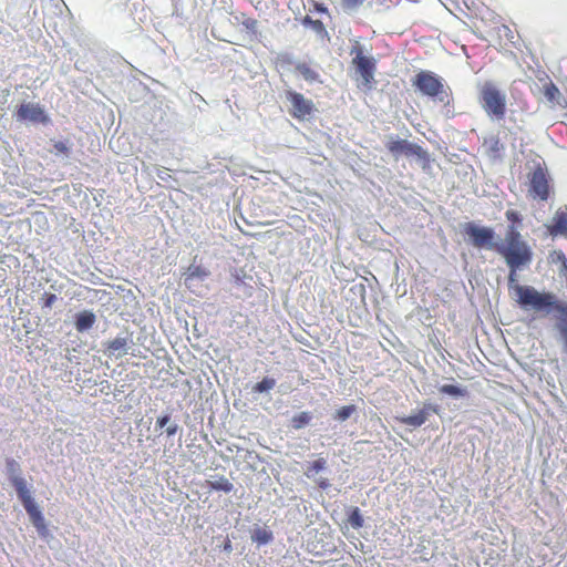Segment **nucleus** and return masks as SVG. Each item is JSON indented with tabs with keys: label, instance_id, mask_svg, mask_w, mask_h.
<instances>
[{
	"label": "nucleus",
	"instance_id": "10",
	"mask_svg": "<svg viewBox=\"0 0 567 567\" xmlns=\"http://www.w3.org/2000/svg\"><path fill=\"white\" fill-rule=\"evenodd\" d=\"M550 236L567 237V208H558L551 219V224L547 226Z\"/></svg>",
	"mask_w": 567,
	"mask_h": 567
},
{
	"label": "nucleus",
	"instance_id": "18",
	"mask_svg": "<svg viewBox=\"0 0 567 567\" xmlns=\"http://www.w3.org/2000/svg\"><path fill=\"white\" fill-rule=\"evenodd\" d=\"M209 276V271L200 265H190L187 269L186 280L204 279Z\"/></svg>",
	"mask_w": 567,
	"mask_h": 567
},
{
	"label": "nucleus",
	"instance_id": "15",
	"mask_svg": "<svg viewBox=\"0 0 567 567\" xmlns=\"http://www.w3.org/2000/svg\"><path fill=\"white\" fill-rule=\"evenodd\" d=\"M274 535L270 530L267 528L258 527L254 529L251 534L252 542L257 543L258 545H265L272 540Z\"/></svg>",
	"mask_w": 567,
	"mask_h": 567
},
{
	"label": "nucleus",
	"instance_id": "6",
	"mask_svg": "<svg viewBox=\"0 0 567 567\" xmlns=\"http://www.w3.org/2000/svg\"><path fill=\"white\" fill-rule=\"evenodd\" d=\"M285 97L290 104L288 107V113L295 120H309L317 112V107L313 101L307 99L302 93L289 89L285 91Z\"/></svg>",
	"mask_w": 567,
	"mask_h": 567
},
{
	"label": "nucleus",
	"instance_id": "22",
	"mask_svg": "<svg viewBox=\"0 0 567 567\" xmlns=\"http://www.w3.org/2000/svg\"><path fill=\"white\" fill-rule=\"evenodd\" d=\"M275 384H276L275 379L264 378L260 382L256 383V385L254 386V390H255V392L262 393V392L271 390L275 386Z\"/></svg>",
	"mask_w": 567,
	"mask_h": 567
},
{
	"label": "nucleus",
	"instance_id": "13",
	"mask_svg": "<svg viewBox=\"0 0 567 567\" xmlns=\"http://www.w3.org/2000/svg\"><path fill=\"white\" fill-rule=\"evenodd\" d=\"M95 315L91 311H82L76 316L75 328L79 332H83L93 327Z\"/></svg>",
	"mask_w": 567,
	"mask_h": 567
},
{
	"label": "nucleus",
	"instance_id": "9",
	"mask_svg": "<svg viewBox=\"0 0 567 567\" xmlns=\"http://www.w3.org/2000/svg\"><path fill=\"white\" fill-rule=\"evenodd\" d=\"M431 413H437V406L432 404H424V406L416 413L406 416H399L396 417V421L404 425L420 427L427 421V417Z\"/></svg>",
	"mask_w": 567,
	"mask_h": 567
},
{
	"label": "nucleus",
	"instance_id": "12",
	"mask_svg": "<svg viewBox=\"0 0 567 567\" xmlns=\"http://www.w3.org/2000/svg\"><path fill=\"white\" fill-rule=\"evenodd\" d=\"M296 71L309 83L320 82V74L306 62L296 64Z\"/></svg>",
	"mask_w": 567,
	"mask_h": 567
},
{
	"label": "nucleus",
	"instance_id": "31",
	"mask_svg": "<svg viewBox=\"0 0 567 567\" xmlns=\"http://www.w3.org/2000/svg\"><path fill=\"white\" fill-rule=\"evenodd\" d=\"M177 432V425L176 424H172L169 425L167 429H166V433L168 436H173L175 435Z\"/></svg>",
	"mask_w": 567,
	"mask_h": 567
},
{
	"label": "nucleus",
	"instance_id": "26",
	"mask_svg": "<svg viewBox=\"0 0 567 567\" xmlns=\"http://www.w3.org/2000/svg\"><path fill=\"white\" fill-rule=\"evenodd\" d=\"M56 296L54 293H44L42 298V307L51 308L53 303L56 301Z\"/></svg>",
	"mask_w": 567,
	"mask_h": 567
},
{
	"label": "nucleus",
	"instance_id": "14",
	"mask_svg": "<svg viewBox=\"0 0 567 567\" xmlns=\"http://www.w3.org/2000/svg\"><path fill=\"white\" fill-rule=\"evenodd\" d=\"M544 95L546 100L553 104H558L563 106L564 104L560 102L561 93L555 83L549 82L544 85Z\"/></svg>",
	"mask_w": 567,
	"mask_h": 567
},
{
	"label": "nucleus",
	"instance_id": "19",
	"mask_svg": "<svg viewBox=\"0 0 567 567\" xmlns=\"http://www.w3.org/2000/svg\"><path fill=\"white\" fill-rule=\"evenodd\" d=\"M311 419H312V416L309 412H300L291 419V426L295 430H300V429L305 427L306 425H308L310 423Z\"/></svg>",
	"mask_w": 567,
	"mask_h": 567
},
{
	"label": "nucleus",
	"instance_id": "7",
	"mask_svg": "<svg viewBox=\"0 0 567 567\" xmlns=\"http://www.w3.org/2000/svg\"><path fill=\"white\" fill-rule=\"evenodd\" d=\"M386 150L394 156H416L422 159L427 158V152L420 145L403 138H391L386 143Z\"/></svg>",
	"mask_w": 567,
	"mask_h": 567
},
{
	"label": "nucleus",
	"instance_id": "21",
	"mask_svg": "<svg viewBox=\"0 0 567 567\" xmlns=\"http://www.w3.org/2000/svg\"><path fill=\"white\" fill-rule=\"evenodd\" d=\"M439 391L442 394H447V395H452V396H466L467 395L466 389L461 388L458 385H454V384H444L439 389Z\"/></svg>",
	"mask_w": 567,
	"mask_h": 567
},
{
	"label": "nucleus",
	"instance_id": "27",
	"mask_svg": "<svg viewBox=\"0 0 567 567\" xmlns=\"http://www.w3.org/2000/svg\"><path fill=\"white\" fill-rule=\"evenodd\" d=\"M6 464H7L8 471L12 474L10 476V478L13 477V476H17L16 473L19 471L18 462L16 460H13V458H8L6 461Z\"/></svg>",
	"mask_w": 567,
	"mask_h": 567
},
{
	"label": "nucleus",
	"instance_id": "8",
	"mask_svg": "<svg viewBox=\"0 0 567 567\" xmlns=\"http://www.w3.org/2000/svg\"><path fill=\"white\" fill-rule=\"evenodd\" d=\"M18 121H30L32 123H49V116L38 103H22L16 112Z\"/></svg>",
	"mask_w": 567,
	"mask_h": 567
},
{
	"label": "nucleus",
	"instance_id": "30",
	"mask_svg": "<svg viewBox=\"0 0 567 567\" xmlns=\"http://www.w3.org/2000/svg\"><path fill=\"white\" fill-rule=\"evenodd\" d=\"M168 422H169L168 415H164V416L157 419V425L159 427H164Z\"/></svg>",
	"mask_w": 567,
	"mask_h": 567
},
{
	"label": "nucleus",
	"instance_id": "5",
	"mask_svg": "<svg viewBox=\"0 0 567 567\" xmlns=\"http://www.w3.org/2000/svg\"><path fill=\"white\" fill-rule=\"evenodd\" d=\"M551 192V178L547 167L537 164L528 174V195L536 200H548Z\"/></svg>",
	"mask_w": 567,
	"mask_h": 567
},
{
	"label": "nucleus",
	"instance_id": "28",
	"mask_svg": "<svg viewBox=\"0 0 567 567\" xmlns=\"http://www.w3.org/2000/svg\"><path fill=\"white\" fill-rule=\"evenodd\" d=\"M54 148H55L56 152L62 153V154H68L69 153L68 145L64 142H61V141L56 142L54 144Z\"/></svg>",
	"mask_w": 567,
	"mask_h": 567
},
{
	"label": "nucleus",
	"instance_id": "23",
	"mask_svg": "<svg viewBox=\"0 0 567 567\" xmlns=\"http://www.w3.org/2000/svg\"><path fill=\"white\" fill-rule=\"evenodd\" d=\"M355 411V406L354 405H344L342 408H340L337 413H336V419H338L339 421H346L347 419H349L351 416V414Z\"/></svg>",
	"mask_w": 567,
	"mask_h": 567
},
{
	"label": "nucleus",
	"instance_id": "2",
	"mask_svg": "<svg viewBox=\"0 0 567 567\" xmlns=\"http://www.w3.org/2000/svg\"><path fill=\"white\" fill-rule=\"evenodd\" d=\"M478 101L484 112L494 120L501 121L506 115V94L492 82H484L478 90Z\"/></svg>",
	"mask_w": 567,
	"mask_h": 567
},
{
	"label": "nucleus",
	"instance_id": "4",
	"mask_svg": "<svg viewBox=\"0 0 567 567\" xmlns=\"http://www.w3.org/2000/svg\"><path fill=\"white\" fill-rule=\"evenodd\" d=\"M412 85L423 95L444 102L449 100L451 90L443 79L431 71L422 70L412 79Z\"/></svg>",
	"mask_w": 567,
	"mask_h": 567
},
{
	"label": "nucleus",
	"instance_id": "32",
	"mask_svg": "<svg viewBox=\"0 0 567 567\" xmlns=\"http://www.w3.org/2000/svg\"><path fill=\"white\" fill-rule=\"evenodd\" d=\"M318 486L321 489H327L330 486V483L327 478H321L320 481H318Z\"/></svg>",
	"mask_w": 567,
	"mask_h": 567
},
{
	"label": "nucleus",
	"instance_id": "20",
	"mask_svg": "<svg viewBox=\"0 0 567 567\" xmlns=\"http://www.w3.org/2000/svg\"><path fill=\"white\" fill-rule=\"evenodd\" d=\"M348 523L353 527L354 529H359L363 526V517L361 515V512L358 507H352L348 514Z\"/></svg>",
	"mask_w": 567,
	"mask_h": 567
},
{
	"label": "nucleus",
	"instance_id": "3",
	"mask_svg": "<svg viewBox=\"0 0 567 567\" xmlns=\"http://www.w3.org/2000/svg\"><path fill=\"white\" fill-rule=\"evenodd\" d=\"M11 484L13 485L20 502L28 513L31 523L41 536H45L48 534V528L44 517L31 495L27 481L21 476H13L11 477Z\"/></svg>",
	"mask_w": 567,
	"mask_h": 567
},
{
	"label": "nucleus",
	"instance_id": "24",
	"mask_svg": "<svg viewBox=\"0 0 567 567\" xmlns=\"http://www.w3.org/2000/svg\"><path fill=\"white\" fill-rule=\"evenodd\" d=\"M505 216L506 219L511 223V225H514L517 228L523 220L520 213L514 209L506 210Z\"/></svg>",
	"mask_w": 567,
	"mask_h": 567
},
{
	"label": "nucleus",
	"instance_id": "25",
	"mask_svg": "<svg viewBox=\"0 0 567 567\" xmlns=\"http://www.w3.org/2000/svg\"><path fill=\"white\" fill-rule=\"evenodd\" d=\"M551 257L553 261L560 264L563 270L567 269V258L563 251H554Z\"/></svg>",
	"mask_w": 567,
	"mask_h": 567
},
{
	"label": "nucleus",
	"instance_id": "29",
	"mask_svg": "<svg viewBox=\"0 0 567 567\" xmlns=\"http://www.w3.org/2000/svg\"><path fill=\"white\" fill-rule=\"evenodd\" d=\"M363 0H342V3L348 8H355L362 3Z\"/></svg>",
	"mask_w": 567,
	"mask_h": 567
},
{
	"label": "nucleus",
	"instance_id": "16",
	"mask_svg": "<svg viewBox=\"0 0 567 567\" xmlns=\"http://www.w3.org/2000/svg\"><path fill=\"white\" fill-rule=\"evenodd\" d=\"M326 466H327L326 458L324 457H319L316 461H313V462L308 464V466H307V468L305 471V475L308 478H312L317 473H319L322 470H324Z\"/></svg>",
	"mask_w": 567,
	"mask_h": 567
},
{
	"label": "nucleus",
	"instance_id": "1",
	"mask_svg": "<svg viewBox=\"0 0 567 567\" xmlns=\"http://www.w3.org/2000/svg\"><path fill=\"white\" fill-rule=\"evenodd\" d=\"M350 55L352 56L351 65L359 75L358 87L363 91L373 90L377 84L374 79L377 71L375 59L364 54L363 47L358 40L353 42L350 49Z\"/></svg>",
	"mask_w": 567,
	"mask_h": 567
},
{
	"label": "nucleus",
	"instance_id": "11",
	"mask_svg": "<svg viewBox=\"0 0 567 567\" xmlns=\"http://www.w3.org/2000/svg\"><path fill=\"white\" fill-rule=\"evenodd\" d=\"M130 340L126 337H116L105 344V349L110 354L122 357L127 353Z\"/></svg>",
	"mask_w": 567,
	"mask_h": 567
},
{
	"label": "nucleus",
	"instance_id": "17",
	"mask_svg": "<svg viewBox=\"0 0 567 567\" xmlns=\"http://www.w3.org/2000/svg\"><path fill=\"white\" fill-rule=\"evenodd\" d=\"M207 483H208V486L215 491L230 493L234 489L233 483L226 477H219L218 480L208 481Z\"/></svg>",
	"mask_w": 567,
	"mask_h": 567
}]
</instances>
